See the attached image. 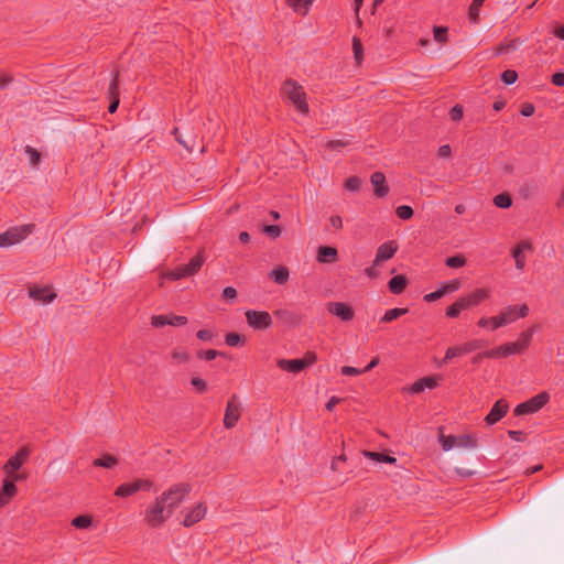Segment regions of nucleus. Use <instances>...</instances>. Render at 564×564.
Returning <instances> with one entry per match:
<instances>
[{"instance_id": "obj_11", "label": "nucleus", "mask_w": 564, "mask_h": 564, "mask_svg": "<svg viewBox=\"0 0 564 564\" xmlns=\"http://www.w3.org/2000/svg\"><path fill=\"white\" fill-rule=\"evenodd\" d=\"M245 315L248 326L252 329L263 330L272 325V317L265 311L248 310Z\"/></svg>"}, {"instance_id": "obj_42", "label": "nucleus", "mask_w": 564, "mask_h": 564, "mask_svg": "<svg viewBox=\"0 0 564 564\" xmlns=\"http://www.w3.org/2000/svg\"><path fill=\"white\" fill-rule=\"evenodd\" d=\"M397 216L402 220H408L413 216L412 207L408 205H401L395 210Z\"/></svg>"}, {"instance_id": "obj_23", "label": "nucleus", "mask_w": 564, "mask_h": 564, "mask_svg": "<svg viewBox=\"0 0 564 564\" xmlns=\"http://www.w3.org/2000/svg\"><path fill=\"white\" fill-rule=\"evenodd\" d=\"M437 386V380L434 377H424L416 380L410 388L412 393H421L425 389H434Z\"/></svg>"}, {"instance_id": "obj_15", "label": "nucleus", "mask_w": 564, "mask_h": 564, "mask_svg": "<svg viewBox=\"0 0 564 564\" xmlns=\"http://www.w3.org/2000/svg\"><path fill=\"white\" fill-rule=\"evenodd\" d=\"M399 249V245L394 240L380 245L376 252L373 265H380L382 262L391 259Z\"/></svg>"}, {"instance_id": "obj_61", "label": "nucleus", "mask_w": 564, "mask_h": 564, "mask_svg": "<svg viewBox=\"0 0 564 564\" xmlns=\"http://www.w3.org/2000/svg\"><path fill=\"white\" fill-rule=\"evenodd\" d=\"M329 224L330 226L334 228V229H341L343 228V219L340 216L338 215H333L330 218H329Z\"/></svg>"}, {"instance_id": "obj_18", "label": "nucleus", "mask_w": 564, "mask_h": 564, "mask_svg": "<svg viewBox=\"0 0 564 564\" xmlns=\"http://www.w3.org/2000/svg\"><path fill=\"white\" fill-rule=\"evenodd\" d=\"M29 296L37 303L47 304L54 301L56 294L52 291L50 286H43L31 288L29 290Z\"/></svg>"}, {"instance_id": "obj_54", "label": "nucleus", "mask_w": 564, "mask_h": 564, "mask_svg": "<svg viewBox=\"0 0 564 564\" xmlns=\"http://www.w3.org/2000/svg\"><path fill=\"white\" fill-rule=\"evenodd\" d=\"M196 336L202 341H210L214 338L215 334L213 330L209 329H200L197 332Z\"/></svg>"}, {"instance_id": "obj_26", "label": "nucleus", "mask_w": 564, "mask_h": 564, "mask_svg": "<svg viewBox=\"0 0 564 564\" xmlns=\"http://www.w3.org/2000/svg\"><path fill=\"white\" fill-rule=\"evenodd\" d=\"M533 334L534 327H531L519 335L518 340L513 343L517 346V351L519 354L524 351L530 346Z\"/></svg>"}, {"instance_id": "obj_51", "label": "nucleus", "mask_w": 564, "mask_h": 564, "mask_svg": "<svg viewBox=\"0 0 564 564\" xmlns=\"http://www.w3.org/2000/svg\"><path fill=\"white\" fill-rule=\"evenodd\" d=\"M449 116L451 118L454 120V121H459L462 120L463 116H464V109L460 105H455L451 111H449Z\"/></svg>"}, {"instance_id": "obj_50", "label": "nucleus", "mask_w": 564, "mask_h": 564, "mask_svg": "<svg viewBox=\"0 0 564 564\" xmlns=\"http://www.w3.org/2000/svg\"><path fill=\"white\" fill-rule=\"evenodd\" d=\"M263 232L271 238H278L281 235V229L275 225H267L263 227Z\"/></svg>"}, {"instance_id": "obj_40", "label": "nucleus", "mask_w": 564, "mask_h": 564, "mask_svg": "<svg viewBox=\"0 0 564 564\" xmlns=\"http://www.w3.org/2000/svg\"><path fill=\"white\" fill-rule=\"evenodd\" d=\"M349 143V140H330L325 143V148L330 151H340Z\"/></svg>"}, {"instance_id": "obj_41", "label": "nucleus", "mask_w": 564, "mask_h": 564, "mask_svg": "<svg viewBox=\"0 0 564 564\" xmlns=\"http://www.w3.org/2000/svg\"><path fill=\"white\" fill-rule=\"evenodd\" d=\"M151 324L153 327H163L165 325H171L170 314L167 315H153L151 317Z\"/></svg>"}, {"instance_id": "obj_57", "label": "nucleus", "mask_w": 564, "mask_h": 564, "mask_svg": "<svg viewBox=\"0 0 564 564\" xmlns=\"http://www.w3.org/2000/svg\"><path fill=\"white\" fill-rule=\"evenodd\" d=\"M443 296H444L443 292L441 291V289H438L432 293L425 294L423 300L427 303H431V302L442 299Z\"/></svg>"}, {"instance_id": "obj_5", "label": "nucleus", "mask_w": 564, "mask_h": 564, "mask_svg": "<svg viewBox=\"0 0 564 564\" xmlns=\"http://www.w3.org/2000/svg\"><path fill=\"white\" fill-rule=\"evenodd\" d=\"M153 488V480L149 478H135L132 481L119 485L115 490V496L118 498H129L139 491H151Z\"/></svg>"}, {"instance_id": "obj_31", "label": "nucleus", "mask_w": 564, "mask_h": 564, "mask_svg": "<svg viewBox=\"0 0 564 564\" xmlns=\"http://www.w3.org/2000/svg\"><path fill=\"white\" fill-rule=\"evenodd\" d=\"M364 456L369 458V459H371V460L378 462V463H388V464H395L397 463V458L395 457L389 456V455H386V454H382V453L365 451L364 452Z\"/></svg>"}, {"instance_id": "obj_46", "label": "nucleus", "mask_w": 564, "mask_h": 564, "mask_svg": "<svg viewBox=\"0 0 564 564\" xmlns=\"http://www.w3.org/2000/svg\"><path fill=\"white\" fill-rule=\"evenodd\" d=\"M466 263V260L462 256H454L446 259V265L449 268H462Z\"/></svg>"}, {"instance_id": "obj_38", "label": "nucleus", "mask_w": 564, "mask_h": 564, "mask_svg": "<svg viewBox=\"0 0 564 564\" xmlns=\"http://www.w3.org/2000/svg\"><path fill=\"white\" fill-rule=\"evenodd\" d=\"M352 51L356 62L360 64L364 57V47L361 41L356 36L352 39Z\"/></svg>"}, {"instance_id": "obj_64", "label": "nucleus", "mask_w": 564, "mask_h": 564, "mask_svg": "<svg viewBox=\"0 0 564 564\" xmlns=\"http://www.w3.org/2000/svg\"><path fill=\"white\" fill-rule=\"evenodd\" d=\"M534 113V107L531 104H525L521 108V115L523 117H530Z\"/></svg>"}, {"instance_id": "obj_16", "label": "nucleus", "mask_w": 564, "mask_h": 564, "mask_svg": "<svg viewBox=\"0 0 564 564\" xmlns=\"http://www.w3.org/2000/svg\"><path fill=\"white\" fill-rule=\"evenodd\" d=\"M532 250V245L529 240H521L511 251L512 257L516 261V268L520 271L525 265V254Z\"/></svg>"}, {"instance_id": "obj_21", "label": "nucleus", "mask_w": 564, "mask_h": 564, "mask_svg": "<svg viewBox=\"0 0 564 564\" xmlns=\"http://www.w3.org/2000/svg\"><path fill=\"white\" fill-rule=\"evenodd\" d=\"M108 95L110 99V105L108 108V111L110 113H115L119 106V80L118 75L116 74L110 82L109 88H108Z\"/></svg>"}, {"instance_id": "obj_8", "label": "nucleus", "mask_w": 564, "mask_h": 564, "mask_svg": "<svg viewBox=\"0 0 564 564\" xmlns=\"http://www.w3.org/2000/svg\"><path fill=\"white\" fill-rule=\"evenodd\" d=\"M203 262V257L200 254H197L194 258H192L187 264L176 267L175 269L167 272L166 275L172 280H180L186 276H191L200 270Z\"/></svg>"}, {"instance_id": "obj_12", "label": "nucleus", "mask_w": 564, "mask_h": 564, "mask_svg": "<svg viewBox=\"0 0 564 564\" xmlns=\"http://www.w3.org/2000/svg\"><path fill=\"white\" fill-rule=\"evenodd\" d=\"M481 347V341L478 339L466 341L463 345L459 346H453L447 348L445 352V357L443 360V364L448 362L449 360L460 357L463 355H467L469 352H473Z\"/></svg>"}, {"instance_id": "obj_44", "label": "nucleus", "mask_w": 564, "mask_h": 564, "mask_svg": "<svg viewBox=\"0 0 564 564\" xmlns=\"http://www.w3.org/2000/svg\"><path fill=\"white\" fill-rule=\"evenodd\" d=\"M460 288V281L459 280H453L444 283L440 289L443 292L444 295L455 292L459 290Z\"/></svg>"}, {"instance_id": "obj_53", "label": "nucleus", "mask_w": 564, "mask_h": 564, "mask_svg": "<svg viewBox=\"0 0 564 564\" xmlns=\"http://www.w3.org/2000/svg\"><path fill=\"white\" fill-rule=\"evenodd\" d=\"M225 340L228 346L235 347L241 341V336L237 333H229L226 335Z\"/></svg>"}, {"instance_id": "obj_59", "label": "nucleus", "mask_w": 564, "mask_h": 564, "mask_svg": "<svg viewBox=\"0 0 564 564\" xmlns=\"http://www.w3.org/2000/svg\"><path fill=\"white\" fill-rule=\"evenodd\" d=\"M514 308L517 311V319L524 318L529 315V306L527 304L514 305Z\"/></svg>"}, {"instance_id": "obj_33", "label": "nucleus", "mask_w": 564, "mask_h": 564, "mask_svg": "<svg viewBox=\"0 0 564 564\" xmlns=\"http://www.w3.org/2000/svg\"><path fill=\"white\" fill-rule=\"evenodd\" d=\"M93 524V517L89 514H82L72 520V525L76 529L85 530Z\"/></svg>"}, {"instance_id": "obj_32", "label": "nucleus", "mask_w": 564, "mask_h": 564, "mask_svg": "<svg viewBox=\"0 0 564 564\" xmlns=\"http://www.w3.org/2000/svg\"><path fill=\"white\" fill-rule=\"evenodd\" d=\"M118 464V459L109 454L104 455L102 457L96 458L93 460V466L95 467H104V468H112Z\"/></svg>"}, {"instance_id": "obj_6", "label": "nucleus", "mask_w": 564, "mask_h": 564, "mask_svg": "<svg viewBox=\"0 0 564 564\" xmlns=\"http://www.w3.org/2000/svg\"><path fill=\"white\" fill-rule=\"evenodd\" d=\"M34 225L28 224L17 226L0 234V248H8L23 241L29 235L33 232Z\"/></svg>"}, {"instance_id": "obj_13", "label": "nucleus", "mask_w": 564, "mask_h": 564, "mask_svg": "<svg viewBox=\"0 0 564 564\" xmlns=\"http://www.w3.org/2000/svg\"><path fill=\"white\" fill-rule=\"evenodd\" d=\"M241 415V406L237 400V395H232L231 399L227 402L225 416H224V425L226 429H232L238 423Z\"/></svg>"}, {"instance_id": "obj_3", "label": "nucleus", "mask_w": 564, "mask_h": 564, "mask_svg": "<svg viewBox=\"0 0 564 564\" xmlns=\"http://www.w3.org/2000/svg\"><path fill=\"white\" fill-rule=\"evenodd\" d=\"M489 297V291L486 289H476L469 294L460 296L456 302L446 308V316L456 318L462 311L471 306H477Z\"/></svg>"}, {"instance_id": "obj_56", "label": "nucleus", "mask_w": 564, "mask_h": 564, "mask_svg": "<svg viewBox=\"0 0 564 564\" xmlns=\"http://www.w3.org/2000/svg\"><path fill=\"white\" fill-rule=\"evenodd\" d=\"M171 326H183L187 324V317L170 314Z\"/></svg>"}, {"instance_id": "obj_47", "label": "nucleus", "mask_w": 564, "mask_h": 564, "mask_svg": "<svg viewBox=\"0 0 564 564\" xmlns=\"http://www.w3.org/2000/svg\"><path fill=\"white\" fill-rule=\"evenodd\" d=\"M501 79L506 85H512L518 79V74L516 70L507 69L501 74Z\"/></svg>"}, {"instance_id": "obj_35", "label": "nucleus", "mask_w": 564, "mask_h": 564, "mask_svg": "<svg viewBox=\"0 0 564 564\" xmlns=\"http://www.w3.org/2000/svg\"><path fill=\"white\" fill-rule=\"evenodd\" d=\"M171 358L175 365H183L189 360V354L183 348H175L171 352Z\"/></svg>"}, {"instance_id": "obj_58", "label": "nucleus", "mask_w": 564, "mask_h": 564, "mask_svg": "<svg viewBox=\"0 0 564 564\" xmlns=\"http://www.w3.org/2000/svg\"><path fill=\"white\" fill-rule=\"evenodd\" d=\"M218 356V351L214 349L203 350L198 352V357L205 360H214Z\"/></svg>"}, {"instance_id": "obj_30", "label": "nucleus", "mask_w": 564, "mask_h": 564, "mask_svg": "<svg viewBox=\"0 0 564 564\" xmlns=\"http://www.w3.org/2000/svg\"><path fill=\"white\" fill-rule=\"evenodd\" d=\"M289 275V270L285 267H279L270 272V278L280 285L286 283Z\"/></svg>"}, {"instance_id": "obj_43", "label": "nucleus", "mask_w": 564, "mask_h": 564, "mask_svg": "<svg viewBox=\"0 0 564 564\" xmlns=\"http://www.w3.org/2000/svg\"><path fill=\"white\" fill-rule=\"evenodd\" d=\"M434 40L438 43H445L447 41V28L434 26L433 30Z\"/></svg>"}, {"instance_id": "obj_55", "label": "nucleus", "mask_w": 564, "mask_h": 564, "mask_svg": "<svg viewBox=\"0 0 564 564\" xmlns=\"http://www.w3.org/2000/svg\"><path fill=\"white\" fill-rule=\"evenodd\" d=\"M340 372L344 376H359V375H362V370L361 369H358V368H355V367H351V366H343L340 368Z\"/></svg>"}, {"instance_id": "obj_37", "label": "nucleus", "mask_w": 564, "mask_h": 564, "mask_svg": "<svg viewBox=\"0 0 564 564\" xmlns=\"http://www.w3.org/2000/svg\"><path fill=\"white\" fill-rule=\"evenodd\" d=\"M494 204L499 208H509L512 204V199L509 194L501 193L495 196Z\"/></svg>"}, {"instance_id": "obj_22", "label": "nucleus", "mask_w": 564, "mask_h": 564, "mask_svg": "<svg viewBox=\"0 0 564 564\" xmlns=\"http://www.w3.org/2000/svg\"><path fill=\"white\" fill-rule=\"evenodd\" d=\"M371 184L375 188V194L378 197H384L388 192L389 187L386 183V176L381 172H375L370 177Z\"/></svg>"}, {"instance_id": "obj_24", "label": "nucleus", "mask_w": 564, "mask_h": 564, "mask_svg": "<svg viewBox=\"0 0 564 564\" xmlns=\"http://www.w3.org/2000/svg\"><path fill=\"white\" fill-rule=\"evenodd\" d=\"M478 446L476 434H464L457 436V447L462 449H474Z\"/></svg>"}, {"instance_id": "obj_9", "label": "nucleus", "mask_w": 564, "mask_h": 564, "mask_svg": "<svg viewBox=\"0 0 564 564\" xmlns=\"http://www.w3.org/2000/svg\"><path fill=\"white\" fill-rule=\"evenodd\" d=\"M549 399L550 395L547 392H540L539 394L532 397L528 401L518 404L514 409V414L524 415L535 413L547 403Z\"/></svg>"}, {"instance_id": "obj_36", "label": "nucleus", "mask_w": 564, "mask_h": 564, "mask_svg": "<svg viewBox=\"0 0 564 564\" xmlns=\"http://www.w3.org/2000/svg\"><path fill=\"white\" fill-rule=\"evenodd\" d=\"M440 443L443 448V451L448 452L453 449L454 447H457V436L455 435H440Z\"/></svg>"}, {"instance_id": "obj_2", "label": "nucleus", "mask_w": 564, "mask_h": 564, "mask_svg": "<svg viewBox=\"0 0 564 564\" xmlns=\"http://www.w3.org/2000/svg\"><path fill=\"white\" fill-rule=\"evenodd\" d=\"M29 455L30 451L28 447H22L4 464L3 470L7 478L3 479L2 487L0 488V509L6 507L17 495L15 481L21 479L17 471L28 460Z\"/></svg>"}, {"instance_id": "obj_27", "label": "nucleus", "mask_w": 564, "mask_h": 564, "mask_svg": "<svg viewBox=\"0 0 564 564\" xmlns=\"http://www.w3.org/2000/svg\"><path fill=\"white\" fill-rule=\"evenodd\" d=\"M503 327L517 321V311L514 305L503 307L498 314Z\"/></svg>"}, {"instance_id": "obj_19", "label": "nucleus", "mask_w": 564, "mask_h": 564, "mask_svg": "<svg viewBox=\"0 0 564 564\" xmlns=\"http://www.w3.org/2000/svg\"><path fill=\"white\" fill-rule=\"evenodd\" d=\"M516 354H519L517 351V346L513 343H507L485 351L484 356L486 358H505Z\"/></svg>"}, {"instance_id": "obj_25", "label": "nucleus", "mask_w": 564, "mask_h": 564, "mask_svg": "<svg viewBox=\"0 0 564 564\" xmlns=\"http://www.w3.org/2000/svg\"><path fill=\"white\" fill-rule=\"evenodd\" d=\"M315 0H286V4L296 13L306 15Z\"/></svg>"}, {"instance_id": "obj_17", "label": "nucleus", "mask_w": 564, "mask_h": 564, "mask_svg": "<svg viewBox=\"0 0 564 564\" xmlns=\"http://www.w3.org/2000/svg\"><path fill=\"white\" fill-rule=\"evenodd\" d=\"M508 410H509L508 403L502 399L498 400L494 404V406L491 408V410L489 411L487 416L485 417V422L488 425H494L495 423L500 421L507 414Z\"/></svg>"}, {"instance_id": "obj_60", "label": "nucleus", "mask_w": 564, "mask_h": 564, "mask_svg": "<svg viewBox=\"0 0 564 564\" xmlns=\"http://www.w3.org/2000/svg\"><path fill=\"white\" fill-rule=\"evenodd\" d=\"M552 84L558 87H564V73L557 72L552 76Z\"/></svg>"}, {"instance_id": "obj_45", "label": "nucleus", "mask_w": 564, "mask_h": 564, "mask_svg": "<svg viewBox=\"0 0 564 564\" xmlns=\"http://www.w3.org/2000/svg\"><path fill=\"white\" fill-rule=\"evenodd\" d=\"M360 185H361V181L357 176H351V177L347 178L345 182V188L349 192L359 191Z\"/></svg>"}, {"instance_id": "obj_14", "label": "nucleus", "mask_w": 564, "mask_h": 564, "mask_svg": "<svg viewBox=\"0 0 564 564\" xmlns=\"http://www.w3.org/2000/svg\"><path fill=\"white\" fill-rule=\"evenodd\" d=\"M327 311L343 322H350L355 316L352 307L344 302H329Z\"/></svg>"}, {"instance_id": "obj_7", "label": "nucleus", "mask_w": 564, "mask_h": 564, "mask_svg": "<svg viewBox=\"0 0 564 564\" xmlns=\"http://www.w3.org/2000/svg\"><path fill=\"white\" fill-rule=\"evenodd\" d=\"M316 360V354L307 351L302 359H279L276 366L284 371L296 373L314 365Z\"/></svg>"}, {"instance_id": "obj_10", "label": "nucleus", "mask_w": 564, "mask_h": 564, "mask_svg": "<svg viewBox=\"0 0 564 564\" xmlns=\"http://www.w3.org/2000/svg\"><path fill=\"white\" fill-rule=\"evenodd\" d=\"M182 524L185 528L193 527L194 524L202 521L207 513V506L205 502H197L188 508L182 510Z\"/></svg>"}, {"instance_id": "obj_62", "label": "nucleus", "mask_w": 564, "mask_h": 564, "mask_svg": "<svg viewBox=\"0 0 564 564\" xmlns=\"http://www.w3.org/2000/svg\"><path fill=\"white\" fill-rule=\"evenodd\" d=\"M223 295L227 300H235L237 297V290L232 286H226L223 291Z\"/></svg>"}, {"instance_id": "obj_49", "label": "nucleus", "mask_w": 564, "mask_h": 564, "mask_svg": "<svg viewBox=\"0 0 564 564\" xmlns=\"http://www.w3.org/2000/svg\"><path fill=\"white\" fill-rule=\"evenodd\" d=\"M191 384L197 390V392L203 393L207 390V382L200 378L194 377L191 380Z\"/></svg>"}, {"instance_id": "obj_28", "label": "nucleus", "mask_w": 564, "mask_h": 564, "mask_svg": "<svg viewBox=\"0 0 564 564\" xmlns=\"http://www.w3.org/2000/svg\"><path fill=\"white\" fill-rule=\"evenodd\" d=\"M406 279L404 275L402 274H399V275H395L393 276L390 281H389V290L390 292H392L393 294H401L405 288H406Z\"/></svg>"}, {"instance_id": "obj_52", "label": "nucleus", "mask_w": 564, "mask_h": 564, "mask_svg": "<svg viewBox=\"0 0 564 564\" xmlns=\"http://www.w3.org/2000/svg\"><path fill=\"white\" fill-rule=\"evenodd\" d=\"M488 330L494 332L497 330L500 327H503L500 318L498 315L488 317Z\"/></svg>"}, {"instance_id": "obj_39", "label": "nucleus", "mask_w": 564, "mask_h": 564, "mask_svg": "<svg viewBox=\"0 0 564 564\" xmlns=\"http://www.w3.org/2000/svg\"><path fill=\"white\" fill-rule=\"evenodd\" d=\"M25 153L29 158V163L33 166H36L41 160V153L30 145L25 148Z\"/></svg>"}, {"instance_id": "obj_4", "label": "nucleus", "mask_w": 564, "mask_h": 564, "mask_svg": "<svg viewBox=\"0 0 564 564\" xmlns=\"http://www.w3.org/2000/svg\"><path fill=\"white\" fill-rule=\"evenodd\" d=\"M282 94L286 98L288 102H290L299 113L303 116L308 115L310 107L306 100V93L301 85L289 79L282 87Z\"/></svg>"}, {"instance_id": "obj_1", "label": "nucleus", "mask_w": 564, "mask_h": 564, "mask_svg": "<svg viewBox=\"0 0 564 564\" xmlns=\"http://www.w3.org/2000/svg\"><path fill=\"white\" fill-rule=\"evenodd\" d=\"M192 489L189 482L181 481L162 491L144 510L145 524L152 529L162 527L189 496Z\"/></svg>"}, {"instance_id": "obj_34", "label": "nucleus", "mask_w": 564, "mask_h": 564, "mask_svg": "<svg viewBox=\"0 0 564 564\" xmlns=\"http://www.w3.org/2000/svg\"><path fill=\"white\" fill-rule=\"evenodd\" d=\"M406 313H408V308H399V307L391 308V310H388L383 314V316L380 318V322L390 323V322L399 318L400 316H403Z\"/></svg>"}, {"instance_id": "obj_20", "label": "nucleus", "mask_w": 564, "mask_h": 564, "mask_svg": "<svg viewBox=\"0 0 564 564\" xmlns=\"http://www.w3.org/2000/svg\"><path fill=\"white\" fill-rule=\"evenodd\" d=\"M338 260V251L334 247L321 246L317 250L316 261L318 263L328 264Z\"/></svg>"}, {"instance_id": "obj_63", "label": "nucleus", "mask_w": 564, "mask_h": 564, "mask_svg": "<svg viewBox=\"0 0 564 564\" xmlns=\"http://www.w3.org/2000/svg\"><path fill=\"white\" fill-rule=\"evenodd\" d=\"M451 153H452V149L448 144H444L438 148L437 154L440 158H449Z\"/></svg>"}, {"instance_id": "obj_29", "label": "nucleus", "mask_w": 564, "mask_h": 564, "mask_svg": "<svg viewBox=\"0 0 564 564\" xmlns=\"http://www.w3.org/2000/svg\"><path fill=\"white\" fill-rule=\"evenodd\" d=\"M486 0H473L468 9L469 22L477 24L479 22L480 9Z\"/></svg>"}, {"instance_id": "obj_48", "label": "nucleus", "mask_w": 564, "mask_h": 564, "mask_svg": "<svg viewBox=\"0 0 564 564\" xmlns=\"http://www.w3.org/2000/svg\"><path fill=\"white\" fill-rule=\"evenodd\" d=\"M173 134H174V137H175L176 141H177L178 143H181V144H182L186 150H188V151H193L194 145H195V141H194V140H193L192 142H187V141H185V140L183 139L182 134L180 133L178 128H175V129L173 130Z\"/></svg>"}]
</instances>
